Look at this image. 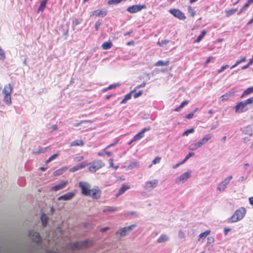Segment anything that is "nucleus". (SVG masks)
Masks as SVG:
<instances>
[{
	"instance_id": "obj_62",
	"label": "nucleus",
	"mask_w": 253,
	"mask_h": 253,
	"mask_svg": "<svg viewBox=\"0 0 253 253\" xmlns=\"http://www.w3.org/2000/svg\"><path fill=\"white\" fill-rule=\"evenodd\" d=\"M109 229V228L108 227H104V228H101L100 229V231L101 232H104L108 230Z\"/></svg>"
},
{
	"instance_id": "obj_15",
	"label": "nucleus",
	"mask_w": 253,
	"mask_h": 253,
	"mask_svg": "<svg viewBox=\"0 0 253 253\" xmlns=\"http://www.w3.org/2000/svg\"><path fill=\"white\" fill-rule=\"evenodd\" d=\"M12 91V87L11 84H9L8 85H5L2 90V94L3 95H10Z\"/></svg>"
},
{
	"instance_id": "obj_2",
	"label": "nucleus",
	"mask_w": 253,
	"mask_h": 253,
	"mask_svg": "<svg viewBox=\"0 0 253 253\" xmlns=\"http://www.w3.org/2000/svg\"><path fill=\"white\" fill-rule=\"evenodd\" d=\"M246 210L244 207H240L237 209L232 215V216L228 219L229 223L236 222L242 219L245 216Z\"/></svg>"
},
{
	"instance_id": "obj_28",
	"label": "nucleus",
	"mask_w": 253,
	"mask_h": 253,
	"mask_svg": "<svg viewBox=\"0 0 253 253\" xmlns=\"http://www.w3.org/2000/svg\"><path fill=\"white\" fill-rule=\"evenodd\" d=\"M3 101L7 105H10L11 104V94L4 95Z\"/></svg>"
},
{
	"instance_id": "obj_58",
	"label": "nucleus",
	"mask_w": 253,
	"mask_h": 253,
	"mask_svg": "<svg viewBox=\"0 0 253 253\" xmlns=\"http://www.w3.org/2000/svg\"><path fill=\"white\" fill-rule=\"evenodd\" d=\"M188 103V101L187 100H185V101H183L181 104L180 105V107H183L186 104H187Z\"/></svg>"
},
{
	"instance_id": "obj_55",
	"label": "nucleus",
	"mask_w": 253,
	"mask_h": 253,
	"mask_svg": "<svg viewBox=\"0 0 253 253\" xmlns=\"http://www.w3.org/2000/svg\"><path fill=\"white\" fill-rule=\"evenodd\" d=\"M184 163L182 162V161L176 164V165H174L172 166V168L174 169H176L177 168H178L179 166H180L181 165H182Z\"/></svg>"
},
{
	"instance_id": "obj_43",
	"label": "nucleus",
	"mask_w": 253,
	"mask_h": 253,
	"mask_svg": "<svg viewBox=\"0 0 253 253\" xmlns=\"http://www.w3.org/2000/svg\"><path fill=\"white\" fill-rule=\"evenodd\" d=\"M133 92H134V90H132L129 93L126 94L124 97L125 99L126 100V101L130 99L131 97V94Z\"/></svg>"
},
{
	"instance_id": "obj_49",
	"label": "nucleus",
	"mask_w": 253,
	"mask_h": 253,
	"mask_svg": "<svg viewBox=\"0 0 253 253\" xmlns=\"http://www.w3.org/2000/svg\"><path fill=\"white\" fill-rule=\"evenodd\" d=\"M118 85H119L118 84H113L110 85L107 88H106L104 90H109V89H113V88H114L116 87Z\"/></svg>"
},
{
	"instance_id": "obj_25",
	"label": "nucleus",
	"mask_w": 253,
	"mask_h": 253,
	"mask_svg": "<svg viewBox=\"0 0 253 253\" xmlns=\"http://www.w3.org/2000/svg\"><path fill=\"white\" fill-rule=\"evenodd\" d=\"M84 145V142L81 140H76L73 141L71 144L70 146H82Z\"/></svg>"
},
{
	"instance_id": "obj_36",
	"label": "nucleus",
	"mask_w": 253,
	"mask_h": 253,
	"mask_svg": "<svg viewBox=\"0 0 253 253\" xmlns=\"http://www.w3.org/2000/svg\"><path fill=\"white\" fill-rule=\"evenodd\" d=\"M161 157H156L152 162V164H151L149 166V168H150L152 166V165H155L156 164H158L160 162V161H161Z\"/></svg>"
},
{
	"instance_id": "obj_46",
	"label": "nucleus",
	"mask_w": 253,
	"mask_h": 253,
	"mask_svg": "<svg viewBox=\"0 0 253 253\" xmlns=\"http://www.w3.org/2000/svg\"><path fill=\"white\" fill-rule=\"evenodd\" d=\"M169 41L168 40H163L161 42H158V44L160 46H164V45H166L168 42H169Z\"/></svg>"
},
{
	"instance_id": "obj_14",
	"label": "nucleus",
	"mask_w": 253,
	"mask_h": 253,
	"mask_svg": "<svg viewBox=\"0 0 253 253\" xmlns=\"http://www.w3.org/2000/svg\"><path fill=\"white\" fill-rule=\"evenodd\" d=\"M87 165V163L85 162H82L81 163L71 168L70 169V171L74 172L76 171L79 169H81L84 168Z\"/></svg>"
},
{
	"instance_id": "obj_53",
	"label": "nucleus",
	"mask_w": 253,
	"mask_h": 253,
	"mask_svg": "<svg viewBox=\"0 0 253 253\" xmlns=\"http://www.w3.org/2000/svg\"><path fill=\"white\" fill-rule=\"evenodd\" d=\"M101 24V23L100 21H97L95 23V28L96 31H97L99 29Z\"/></svg>"
},
{
	"instance_id": "obj_29",
	"label": "nucleus",
	"mask_w": 253,
	"mask_h": 253,
	"mask_svg": "<svg viewBox=\"0 0 253 253\" xmlns=\"http://www.w3.org/2000/svg\"><path fill=\"white\" fill-rule=\"evenodd\" d=\"M253 92V86L248 88L246 89L242 94L241 95V97H243L245 95H248Z\"/></svg>"
},
{
	"instance_id": "obj_63",
	"label": "nucleus",
	"mask_w": 253,
	"mask_h": 253,
	"mask_svg": "<svg viewBox=\"0 0 253 253\" xmlns=\"http://www.w3.org/2000/svg\"><path fill=\"white\" fill-rule=\"evenodd\" d=\"M249 200L250 204L253 206V197H250Z\"/></svg>"
},
{
	"instance_id": "obj_39",
	"label": "nucleus",
	"mask_w": 253,
	"mask_h": 253,
	"mask_svg": "<svg viewBox=\"0 0 253 253\" xmlns=\"http://www.w3.org/2000/svg\"><path fill=\"white\" fill-rule=\"evenodd\" d=\"M194 156V153L193 152H189L185 157L184 159L182 161L184 164L190 157Z\"/></svg>"
},
{
	"instance_id": "obj_31",
	"label": "nucleus",
	"mask_w": 253,
	"mask_h": 253,
	"mask_svg": "<svg viewBox=\"0 0 253 253\" xmlns=\"http://www.w3.org/2000/svg\"><path fill=\"white\" fill-rule=\"evenodd\" d=\"M139 165L138 162L136 161L132 162L128 166V168L130 169H132L134 168L138 167Z\"/></svg>"
},
{
	"instance_id": "obj_42",
	"label": "nucleus",
	"mask_w": 253,
	"mask_h": 253,
	"mask_svg": "<svg viewBox=\"0 0 253 253\" xmlns=\"http://www.w3.org/2000/svg\"><path fill=\"white\" fill-rule=\"evenodd\" d=\"M246 105L253 104V97H250L248 99L244 101Z\"/></svg>"
},
{
	"instance_id": "obj_20",
	"label": "nucleus",
	"mask_w": 253,
	"mask_h": 253,
	"mask_svg": "<svg viewBox=\"0 0 253 253\" xmlns=\"http://www.w3.org/2000/svg\"><path fill=\"white\" fill-rule=\"evenodd\" d=\"M232 179V176L231 175H230L222 181V191L226 188V186L229 183L230 180Z\"/></svg>"
},
{
	"instance_id": "obj_23",
	"label": "nucleus",
	"mask_w": 253,
	"mask_h": 253,
	"mask_svg": "<svg viewBox=\"0 0 253 253\" xmlns=\"http://www.w3.org/2000/svg\"><path fill=\"white\" fill-rule=\"evenodd\" d=\"M112 46V43L110 41L104 42L102 44V48L104 50L109 49Z\"/></svg>"
},
{
	"instance_id": "obj_32",
	"label": "nucleus",
	"mask_w": 253,
	"mask_h": 253,
	"mask_svg": "<svg viewBox=\"0 0 253 253\" xmlns=\"http://www.w3.org/2000/svg\"><path fill=\"white\" fill-rule=\"evenodd\" d=\"M118 208L117 207H108L107 208H105L103 210V212H114L116 211H117Z\"/></svg>"
},
{
	"instance_id": "obj_24",
	"label": "nucleus",
	"mask_w": 253,
	"mask_h": 253,
	"mask_svg": "<svg viewBox=\"0 0 253 253\" xmlns=\"http://www.w3.org/2000/svg\"><path fill=\"white\" fill-rule=\"evenodd\" d=\"M144 135L142 134L140 132H138L137 134H135L131 140L130 141L129 144L131 143L132 142L140 139L143 137Z\"/></svg>"
},
{
	"instance_id": "obj_41",
	"label": "nucleus",
	"mask_w": 253,
	"mask_h": 253,
	"mask_svg": "<svg viewBox=\"0 0 253 253\" xmlns=\"http://www.w3.org/2000/svg\"><path fill=\"white\" fill-rule=\"evenodd\" d=\"M122 0H109L107 3L109 5L117 4L119 3Z\"/></svg>"
},
{
	"instance_id": "obj_45",
	"label": "nucleus",
	"mask_w": 253,
	"mask_h": 253,
	"mask_svg": "<svg viewBox=\"0 0 253 253\" xmlns=\"http://www.w3.org/2000/svg\"><path fill=\"white\" fill-rule=\"evenodd\" d=\"M142 92L143 91L142 90L139 91L138 92H133L132 94L134 98H137L141 96L142 94Z\"/></svg>"
},
{
	"instance_id": "obj_48",
	"label": "nucleus",
	"mask_w": 253,
	"mask_h": 253,
	"mask_svg": "<svg viewBox=\"0 0 253 253\" xmlns=\"http://www.w3.org/2000/svg\"><path fill=\"white\" fill-rule=\"evenodd\" d=\"M188 11L190 13L191 16L193 17L195 14V11L193 10L191 6H189L188 8Z\"/></svg>"
},
{
	"instance_id": "obj_34",
	"label": "nucleus",
	"mask_w": 253,
	"mask_h": 253,
	"mask_svg": "<svg viewBox=\"0 0 253 253\" xmlns=\"http://www.w3.org/2000/svg\"><path fill=\"white\" fill-rule=\"evenodd\" d=\"M246 60V58L245 57H242L240 60H237L236 63L231 67V69H233L238 65L239 64L245 62Z\"/></svg>"
},
{
	"instance_id": "obj_21",
	"label": "nucleus",
	"mask_w": 253,
	"mask_h": 253,
	"mask_svg": "<svg viewBox=\"0 0 253 253\" xmlns=\"http://www.w3.org/2000/svg\"><path fill=\"white\" fill-rule=\"evenodd\" d=\"M48 0H42L40 4V6L38 8V12H42L46 7V3Z\"/></svg>"
},
{
	"instance_id": "obj_5",
	"label": "nucleus",
	"mask_w": 253,
	"mask_h": 253,
	"mask_svg": "<svg viewBox=\"0 0 253 253\" xmlns=\"http://www.w3.org/2000/svg\"><path fill=\"white\" fill-rule=\"evenodd\" d=\"M92 242L90 241L85 240L83 241H79L74 243L72 244L73 249H80L83 248H85L91 246Z\"/></svg>"
},
{
	"instance_id": "obj_37",
	"label": "nucleus",
	"mask_w": 253,
	"mask_h": 253,
	"mask_svg": "<svg viewBox=\"0 0 253 253\" xmlns=\"http://www.w3.org/2000/svg\"><path fill=\"white\" fill-rule=\"evenodd\" d=\"M250 5V4L247 1V2L246 3L243 7L240 10L239 12L238 13V15H239L241 14V13L244 11Z\"/></svg>"
},
{
	"instance_id": "obj_19",
	"label": "nucleus",
	"mask_w": 253,
	"mask_h": 253,
	"mask_svg": "<svg viewBox=\"0 0 253 253\" xmlns=\"http://www.w3.org/2000/svg\"><path fill=\"white\" fill-rule=\"evenodd\" d=\"M41 220L43 227L46 226L48 220V217L45 213H42L41 216Z\"/></svg>"
},
{
	"instance_id": "obj_13",
	"label": "nucleus",
	"mask_w": 253,
	"mask_h": 253,
	"mask_svg": "<svg viewBox=\"0 0 253 253\" xmlns=\"http://www.w3.org/2000/svg\"><path fill=\"white\" fill-rule=\"evenodd\" d=\"M107 11L106 10H102L100 9H97L91 12L90 16H101L104 17L107 15Z\"/></svg>"
},
{
	"instance_id": "obj_64",
	"label": "nucleus",
	"mask_w": 253,
	"mask_h": 253,
	"mask_svg": "<svg viewBox=\"0 0 253 253\" xmlns=\"http://www.w3.org/2000/svg\"><path fill=\"white\" fill-rule=\"evenodd\" d=\"M51 128L53 131L56 130L57 129V126L56 125H53L51 126Z\"/></svg>"
},
{
	"instance_id": "obj_11",
	"label": "nucleus",
	"mask_w": 253,
	"mask_h": 253,
	"mask_svg": "<svg viewBox=\"0 0 253 253\" xmlns=\"http://www.w3.org/2000/svg\"><path fill=\"white\" fill-rule=\"evenodd\" d=\"M247 105H246L244 101H241L238 103L235 106V111L236 112H243L248 110L247 107Z\"/></svg>"
},
{
	"instance_id": "obj_1",
	"label": "nucleus",
	"mask_w": 253,
	"mask_h": 253,
	"mask_svg": "<svg viewBox=\"0 0 253 253\" xmlns=\"http://www.w3.org/2000/svg\"><path fill=\"white\" fill-rule=\"evenodd\" d=\"M82 191V194L85 196H90L93 199H97L100 198L101 192L98 187L90 189V185L86 182H80L79 183Z\"/></svg>"
},
{
	"instance_id": "obj_12",
	"label": "nucleus",
	"mask_w": 253,
	"mask_h": 253,
	"mask_svg": "<svg viewBox=\"0 0 253 253\" xmlns=\"http://www.w3.org/2000/svg\"><path fill=\"white\" fill-rule=\"evenodd\" d=\"M75 196V194L73 192L67 193L62 196L58 197V200L59 201L64 200L67 201L72 199Z\"/></svg>"
},
{
	"instance_id": "obj_17",
	"label": "nucleus",
	"mask_w": 253,
	"mask_h": 253,
	"mask_svg": "<svg viewBox=\"0 0 253 253\" xmlns=\"http://www.w3.org/2000/svg\"><path fill=\"white\" fill-rule=\"evenodd\" d=\"M67 182L64 181H61L59 184L56 185L55 186L52 187L51 189L53 191H57L62 188H63L66 185Z\"/></svg>"
},
{
	"instance_id": "obj_3",
	"label": "nucleus",
	"mask_w": 253,
	"mask_h": 253,
	"mask_svg": "<svg viewBox=\"0 0 253 253\" xmlns=\"http://www.w3.org/2000/svg\"><path fill=\"white\" fill-rule=\"evenodd\" d=\"M87 165L89 166L88 169L89 171L94 173L96 170L103 167L105 164L101 160H97L87 164Z\"/></svg>"
},
{
	"instance_id": "obj_50",
	"label": "nucleus",
	"mask_w": 253,
	"mask_h": 253,
	"mask_svg": "<svg viewBox=\"0 0 253 253\" xmlns=\"http://www.w3.org/2000/svg\"><path fill=\"white\" fill-rule=\"evenodd\" d=\"M184 237V233L181 230H180L178 232V237L180 239H183Z\"/></svg>"
},
{
	"instance_id": "obj_4",
	"label": "nucleus",
	"mask_w": 253,
	"mask_h": 253,
	"mask_svg": "<svg viewBox=\"0 0 253 253\" xmlns=\"http://www.w3.org/2000/svg\"><path fill=\"white\" fill-rule=\"evenodd\" d=\"M136 227V224H132L127 227H125L118 230L116 234H120L121 236L124 237L127 235L130 232H131Z\"/></svg>"
},
{
	"instance_id": "obj_9",
	"label": "nucleus",
	"mask_w": 253,
	"mask_h": 253,
	"mask_svg": "<svg viewBox=\"0 0 253 253\" xmlns=\"http://www.w3.org/2000/svg\"><path fill=\"white\" fill-rule=\"evenodd\" d=\"M29 237L32 239L33 241L37 243H40L41 242V237L39 233L31 230L29 233Z\"/></svg>"
},
{
	"instance_id": "obj_7",
	"label": "nucleus",
	"mask_w": 253,
	"mask_h": 253,
	"mask_svg": "<svg viewBox=\"0 0 253 253\" xmlns=\"http://www.w3.org/2000/svg\"><path fill=\"white\" fill-rule=\"evenodd\" d=\"M146 6L145 4L143 5H133L128 7L126 10L131 13H134L141 11L143 9H145Z\"/></svg>"
},
{
	"instance_id": "obj_51",
	"label": "nucleus",
	"mask_w": 253,
	"mask_h": 253,
	"mask_svg": "<svg viewBox=\"0 0 253 253\" xmlns=\"http://www.w3.org/2000/svg\"><path fill=\"white\" fill-rule=\"evenodd\" d=\"M137 215V212L134 211H129V212H128L126 213V216Z\"/></svg>"
},
{
	"instance_id": "obj_33",
	"label": "nucleus",
	"mask_w": 253,
	"mask_h": 253,
	"mask_svg": "<svg viewBox=\"0 0 253 253\" xmlns=\"http://www.w3.org/2000/svg\"><path fill=\"white\" fill-rule=\"evenodd\" d=\"M206 32L205 30H203L201 32L200 35L198 37L197 39L195 41V42H200L202 40V39L203 38L204 36L206 35Z\"/></svg>"
},
{
	"instance_id": "obj_40",
	"label": "nucleus",
	"mask_w": 253,
	"mask_h": 253,
	"mask_svg": "<svg viewBox=\"0 0 253 253\" xmlns=\"http://www.w3.org/2000/svg\"><path fill=\"white\" fill-rule=\"evenodd\" d=\"M58 155H59L58 153L52 155L48 158V159L47 160H46V162L47 163H49V162L52 161V160H53L55 158H56L58 156Z\"/></svg>"
},
{
	"instance_id": "obj_57",
	"label": "nucleus",
	"mask_w": 253,
	"mask_h": 253,
	"mask_svg": "<svg viewBox=\"0 0 253 253\" xmlns=\"http://www.w3.org/2000/svg\"><path fill=\"white\" fill-rule=\"evenodd\" d=\"M231 228H225L224 229V233L225 235L228 234V232L231 231Z\"/></svg>"
},
{
	"instance_id": "obj_35",
	"label": "nucleus",
	"mask_w": 253,
	"mask_h": 253,
	"mask_svg": "<svg viewBox=\"0 0 253 253\" xmlns=\"http://www.w3.org/2000/svg\"><path fill=\"white\" fill-rule=\"evenodd\" d=\"M237 10V8L231 9L226 11V16L228 17L233 14Z\"/></svg>"
},
{
	"instance_id": "obj_59",
	"label": "nucleus",
	"mask_w": 253,
	"mask_h": 253,
	"mask_svg": "<svg viewBox=\"0 0 253 253\" xmlns=\"http://www.w3.org/2000/svg\"><path fill=\"white\" fill-rule=\"evenodd\" d=\"M44 151L42 150V148H40L38 151L34 152V153L35 154H39L41 153H42Z\"/></svg>"
},
{
	"instance_id": "obj_27",
	"label": "nucleus",
	"mask_w": 253,
	"mask_h": 253,
	"mask_svg": "<svg viewBox=\"0 0 253 253\" xmlns=\"http://www.w3.org/2000/svg\"><path fill=\"white\" fill-rule=\"evenodd\" d=\"M210 232L211 231L210 230H207L201 233L199 236V240H204L206 237L210 234Z\"/></svg>"
},
{
	"instance_id": "obj_8",
	"label": "nucleus",
	"mask_w": 253,
	"mask_h": 253,
	"mask_svg": "<svg viewBox=\"0 0 253 253\" xmlns=\"http://www.w3.org/2000/svg\"><path fill=\"white\" fill-rule=\"evenodd\" d=\"M190 171L183 173L175 179V183L179 184L180 182L182 183L185 182L190 177Z\"/></svg>"
},
{
	"instance_id": "obj_38",
	"label": "nucleus",
	"mask_w": 253,
	"mask_h": 253,
	"mask_svg": "<svg viewBox=\"0 0 253 253\" xmlns=\"http://www.w3.org/2000/svg\"><path fill=\"white\" fill-rule=\"evenodd\" d=\"M194 132V128H191L189 129H187L182 133V136H187L190 133H192Z\"/></svg>"
},
{
	"instance_id": "obj_22",
	"label": "nucleus",
	"mask_w": 253,
	"mask_h": 253,
	"mask_svg": "<svg viewBox=\"0 0 253 253\" xmlns=\"http://www.w3.org/2000/svg\"><path fill=\"white\" fill-rule=\"evenodd\" d=\"M169 64V60L164 61L162 60H159L156 63H155L154 65L157 67L162 66H168Z\"/></svg>"
},
{
	"instance_id": "obj_61",
	"label": "nucleus",
	"mask_w": 253,
	"mask_h": 253,
	"mask_svg": "<svg viewBox=\"0 0 253 253\" xmlns=\"http://www.w3.org/2000/svg\"><path fill=\"white\" fill-rule=\"evenodd\" d=\"M104 153L108 156H112L113 155V154L109 151H106V149H105L104 150Z\"/></svg>"
},
{
	"instance_id": "obj_26",
	"label": "nucleus",
	"mask_w": 253,
	"mask_h": 253,
	"mask_svg": "<svg viewBox=\"0 0 253 253\" xmlns=\"http://www.w3.org/2000/svg\"><path fill=\"white\" fill-rule=\"evenodd\" d=\"M169 240V237L167 235L163 234L157 240L158 243H163Z\"/></svg>"
},
{
	"instance_id": "obj_44",
	"label": "nucleus",
	"mask_w": 253,
	"mask_h": 253,
	"mask_svg": "<svg viewBox=\"0 0 253 253\" xmlns=\"http://www.w3.org/2000/svg\"><path fill=\"white\" fill-rule=\"evenodd\" d=\"M5 58L4 51L0 47V60H3Z\"/></svg>"
},
{
	"instance_id": "obj_54",
	"label": "nucleus",
	"mask_w": 253,
	"mask_h": 253,
	"mask_svg": "<svg viewBox=\"0 0 253 253\" xmlns=\"http://www.w3.org/2000/svg\"><path fill=\"white\" fill-rule=\"evenodd\" d=\"M194 113H193L192 112H190V113L185 116V118L188 119H192L194 116Z\"/></svg>"
},
{
	"instance_id": "obj_52",
	"label": "nucleus",
	"mask_w": 253,
	"mask_h": 253,
	"mask_svg": "<svg viewBox=\"0 0 253 253\" xmlns=\"http://www.w3.org/2000/svg\"><path fill=\"white\" fill-rule=\"evenodd\" d=\"M150 129H151V127L150 126H148V127H145V128H143L140 132L142 134H143L144 132H145L146 131H149Z\"/></svg>"
},
{
	"instance_id": "obj_6",
	"label": "nucleus",
	"mask_w": 253,
	"mask_h": 253,
	"mask_svg": "<svg viewBox=\"0 0 253 253\" xmlns=\"http://www.w3.org/2000/svg\"><path fill=\"white\" fill-rule=\"evenodd\" d=\"M169 13L172 14L175 17L179 19V20H184L186 19V16L184 13L178 9H170L169 10Z\"/></svg>"
},
{
	"instance_id": "obj_30",
	"label": "nucleus",
	"mask_w": 253,
	"mask_h": 253,
	"mask_svg": "<svg viewBox=\"0 0 253 253\" xmlns=\"http://www.w3.org/2000/svg\"><path fill=\"white\" fill-rule=\"evenodd\" d=\"M201 147L200 144L198 142L195 143L191 144L189 146V149L192 151H195L198 149L199 148Z\"/></svg>"
},
{
	"instance_id": "obj_60",
	"label": "nucleus",
	"mask_w": 253,
	"mask_h": 253,
	"mask_svg": "<svg viewBox=\"0 0 253 253\" xmlns=\"http://www.w3.org/2000/svg\"><path fill=\"white\" fill-rule=\"evenodd\" d=\"M109 167L112 168L113 167L114 164L113 163V160L112 159H110L109 160Z\"/></svg>"
},
{
	"instance_id": "obj_18",
	"label": "nucleus",
	"mask_w": 253,
	"mask_h": 253,
	"mask_svg": "<svg viewBox=\"0 0 253 253\" xmlns=\"http://www.w3.org/2000/svg\"><path fill=\"white\" fill-rule=\"evenodd\" d=\"M129 189V186L127 185H123L120 188L118 192L116 194V197H117L122 195L126 190Z\"/></svg>"
},
{
	"instance_id": "obj_47",
	"label": "nucleus",
	"mask_w": 253,
	"mask_h": 253,
	"mask_svg": "<svg viewBox=\"0 0 253 253\" xmlns=\"http://www.w3.org/2000/svg\"><path fill=\"white\" fill-rule=\"evenodd\" d=\"M146 85V83L145 82H143L141 84H139V85H137L135 88L133 90H134V92L136 91V90L139 88H141V87H143L145 86Z\"/></svg>"
},
{
	"instance_id": "obj_16",
	"label": "nucleus",
	"mask_w": 253,
	"mask_h": 253,
	"mask_svg": "<svg viewBox=\"0 0 253 253\" xmlns=\"http://www.w3.org/2000/svg\"><path fill=\"white\" fill-rule=\"evenodd\" d=\"M211 136L210 134H208L205 135L204 137H203L202 139H200L198 143L200 144V146H202L203 145H205L206 143H207V142L211 138Z\"/></svg>"
},
{
	"instance_id": "obj_10",
	"label": "nucleus",
	"mask_w": 253,
	"mask_h": 253,
	"mask_svg": "<svg viewBox=\"0 0 253 253\" xmlns=\"http://www.w3.org/2000/svg\"><path fill=\"white\" fill-rule=\"evenodd\" d=\"M158 181L157 179H153L145 182L144 188L146 190H151L155 188L158 184Z\"/></svg>"
},
{
	"instance_id": "obj_56",
	"label": "nucleus",
	"mask_w": 253,
	"mask_h": 253,
	"mask_svg": "<svg viewBox=\"0 0 253 253\" xmlns=\"http://www.w3.org/2000/svg\"><path fill=\"white\" fill-rule=\"evenodd\" d=\"M81 19H76L73 21V23L75 25H77L81 23Z\"/></svg>"
}]
</instances>
